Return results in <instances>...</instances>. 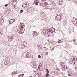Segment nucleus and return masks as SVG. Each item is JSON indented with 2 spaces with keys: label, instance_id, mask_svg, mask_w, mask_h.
<instances>
[{
  "label": "nucleus",
  "instance_id": "nucleus-44",
  "mask_svg": "<svg viewBox=\"0 0 77 77\" xmlns=\"http://www.w3.org/2000/svg\"><path fill=\"white\" fill-rule=\"evenodd\" d=\"M46 32H47V31H46Z\"/></svg>",
  "mask_w": 77,
  "mask_h": 77
},
{
  "label": "nucleus",
  "instance_id": "nucleus-14",
  "mask_svg": "<svg viewBox=\"0 0 77 77\" xmlns=\"http://www.w3.org/2000/svg\"><path fill=\"white\" fill-rule=\"evenodd\" d=\"M58 43H62V41L61 40H59V41H58Z\"/></svg>",
  "mask_w": 77,
  "mask_h": 77
},
{
  "label": "nucleus",
  "instance_id": "nucleus-9",
  "mask_svg": "<svg viewBox=\"0 0 77 77\" xmlns=\"http://www.w3.org/2000/svg\"><path fill=\"white\" fill-rule=\"evenodd\" d=\"M25 7H27L29 6V5L27 3H25Z\"/></svg>",
  "mask_w": 77,
  "mask_h": 77
},
{
  "label": "nucleus",
  "instance_id": "nucleus-34",
  "mask_svg": "<svg viewBox=\"0 0 77 77\" xmlns=\"http://www.w3.org/2000/svg\"><path fill=\"white\" fill-rule=\"evenodd\" d=\"M48 52H46V55H48Z\"/></svg>",
  "mask_w": 77,
  "mask_h": 77
},
{
  "label": "nucleus",
  "instance_id": "nucleus-22",
  "mask_svg": "<svg viewBox=\"0 0 77 77\" xmlns=\"http://www.w3.org/2000/svg\"><path fill=\"white\" fill-rule=\"evenodd\" d=\"M42 66V64L41 63H40L39 64V66L41 67V66Z\"/></svg>",
  "mask_w": 77,
  "mask_h": 77
},
{
  "label": "nucleus",
  "instance_id": "nucleus-8",
  "mask_svg": "<svg viewBox=\"0 0 77 77\" xmlns=\"http://www.w3.org/2000/svg\"><path fill=\"white\" fill-rule=\"evenodd\" d=\"M20 34H21V33H23V29H21H21L20 30V32H19Z\"/></svg>",
  "mask_w": 77,
  "mask_h": 77
},
{
  "label": "nucleus",
  "instance_id": "nucleus-17",
  "mask_svg": "<svg viewBox=\"0 0 77 77\" xmlns=\"http://www.w3.org/2000/svg\"><path fill=\"white\" fill-rule=\"evenodd\" d=\"M38 3H39V1H38L35 3L36 5H38Z\"/></svg>",
  "mask_w": 77,
  "mask_h": 77
},
{
  "label": "nucleus",
  "instance_id": "nucleus-4",
  "mask_svg": "<svg viewBox=\"0 0 77 77\" xmlns=\"http://www.w3.org/2000/svg\"><path fill=\"white\" fill-rule=\"evenodd\" d=\"M26 57H28V58H30V56H31V54H29L27 53L26 54Z\"/></svg>",
  "mask_w": 77,
  "mask_h": 77
},
{
  "label": "nucleus",
  "instance_id": "nucleus-7",
  "mask_svg": "<svg viewBox=\"0 0 77 77\" xmlns=\"http://www.w3.org/2000/svg\"><path fill=\"white\" fill-rule=\"evenodd\" d=\"M12 21H13L12 22H11ZM14 22H15V19H12L11 20H10V23H11V24H12V23H14Z\"/></svg>",
  "mask_w": 77,
  "mask_h": 77
},
{
  "label": "nucleus",
  "instance_id": "nucleus-33",
  "mask_svg": "<svg viewBox=\"0 0 77 77\" xmlns=\"http://www.w3.org/2000/svg\"><path fill=\"white\" fill-rule=\"evenodd\" d=\"M37 46L38 47V48H39V47H40V46L38 45H37Z\"/></svg>",
  "mask_w": 77,
  "mask_h": 77
},
{
  "label": "nucleus",
  "instance_id": "nucleus-25",
  "mask_svg": "<svg viewBox=\"0 0 77 77\" xmlns=\"http://www.w3.org/2000/svg\"><path fill=\"white\" fill-rule=\"evenodd\" d=\"M8 4H7L5 5V6L6 7V6H8Z\"/></svg>",
  "mask_w": 77,
  "mask_h": 77
},
{
  "label": "nucleus",
  "instance_id": "nucleus-26",
  "mask_svg": "<svg viewBox=\"0 0 77 77\" xmlns=\"http://www.w3.org/2000/svg\"><path fill=\"white\" fill-rule=\"evenodd\" d=\"M40 67H39V66H38V69H40Z\"/></svg>",
  "mask_w": 77,
  "mask_h": 77
},
{
  "label": "nucleus",
  "instance_id": "nucleus-45",
  "mask_svg": "<svg viewBox=\"0 0 77 77\" xmlns=\"http://www.w3.org/2000/svg\"><path fill=\"white\" fill-rule=\"evenodd\" d=\"M59 14V13H58V14Z\"/></svg>",
  "mask_w": 77,
  "mask_h": 77
},
{
  "label": "nucleus",
  "instance_id": "nucleus-16",
  "mask_svg": "<svg viewBox=\"0 0 77 77\" xmlns=\"http://www.w3.org/2000/svg\"><path fill=\"white\" fill-rule=\"evenodd\" d=\"M46 76L47 77H48L49 76V74H48V73H47Z\"/></svg>",
  "mask_w": 77,
  "mask_h": 77
},
{
  "label": "nucleus",
  "instance_id": "nucleus-40",
  "mask_svg": "<svg viewBox=\"0 0 77 77\" xmlns=\"http://www.w3.org/2000/svg\"><path fill=\"white\" fill-rule=\"evenodd\" d=\"M75 20H77V19H75Z\"/></svg>",
  "mask_w": 77,
  "mask_h": 77
},
{
  "label": "nucleus",
  "instance_id": "nucleus-41",
  "mask_svg": "<svg viewBox=\"0 0 77 77\" xmlns=\"http://www.w3.org/2000/svg\"><path fill=\"white\" fill-rule=\"evenodd\" d=\"M30 12H32V11H30Z\"/></svg>",
  "mask_w": 77,
  "mask_h": 77
},
{
  "label": "nucleus",
  "instance_id": "nucleus-39",
  "mask_svg": "<svg viewBox=\"0 0 77 77\" xmlns=\"http://www.w3.org/2000/svg\"><path fill=\"white\" fill-rule=\"evenodd\" d=\"M29 77H32V76H30Z\"/></svg>",
  "mask_w": 77,
  "mask_h": 77
},
{
  "label": "nucleus",
  "instance_id": "nucleus-24",
  "mask_svg": "<svg viewBox=\"0 0 77 77\" xmlns=\"http://www.w3.org/2000/svg\"><path fill=\"white\" fill-rule=\"evenodd\" d=\"M24 74H23L22 75H21V76L22 77H23V76H24Z\"/></svg>",
  "mask_w": 77,
  "mask_h": 77
},
{
  "label": "nucleus",
  "instance_id": "nucleus-12",
  "mask_svg": "<svg viewBox=\"0 0 77 77\" xmlns=\"http://www.w3.org/2000/svg\"><path fill=\"white\" fill-rule=\"evenodd\" d=\"M61 2V1H59V2H57L58 5H61V3H60Z\"/></svg>",
  "mask_w": 77,
  "mask_h": 77
},
{
  "label": "nucleus",
  "instance_id": "nucleus-21",
  "mask_svg": "<svg viewBox=\"0 0 77 77\" xmlns=\"http://www.w3.org/2000/svg\"><path fill=\"white\" fill-rule=\"evenodd\" d=\"M38 58H39V59H40V58H41V55H38Z\"/></svg>",
  "mask_w": 77,
  "mask_h": 77
},
{
  "label": "nucleus",
  "instance_id": "nucleus-18",
  "mask_svg": "<svg viewBox=\"0 0 77 77\" xmlns=\"http://www.w3.org/2000/svg\"><path fill=\"white\" fill-rule=\"evenodd\" d=\"M46 71L48 72V73H49V71H48V69H46Z\"/></svg>",
  "mask_w": 77,
  "mask_h": 77
},
{
  "label": "nucleus",
  "instance_id": "nucleus-13",
  "mask_svg": "<svg viewBox=\"0 0 77 77\" xmlns=\"http://www.w3.org/2000/svg\"><path fill=\"white\" fill-rule=\"evenodd\" d=\"M15 74V72H14L12 73V75H14V74Z\"/></svg>",
  "mask_w": 77,
  "mask_h": 77
},
{
  "label": "nucleus",
  "instance_id": "nucleus-36",
  "mask_svg": "<svg viewBox=\"0 0 77 77\" xmlns=\"http://www.w3.org/2000/svg\"><path fill=\"white\" fill-rule=\"evenodd\" d=\"M12 1L14 2V0H12Z\"/></svg>",
  "mask_w": 77,
  "mask_h": 77
},
{
  "label": "nucleus",
  "instance_id": "nucleus-6",
  "mask_svg": "<svg viewBox=\"0 0 77 77\" xmlns=\"http://www.w3.org/2000/svg\"><path fill=\"white\" fill-rule=\"evenodd\" d=\"M21 27H20V26H18V28L17 29V32H18L19 33H20V30H21Z\"/></svg>",
  "mask_w": 77,
  "mask_h": 77
},
{
  "label": "nucleus",
  "instance_id": "nucleus-42",
  "mask_svg": "<svg viewBox=\"0 0 77 77\" xmlns=\"http://www.w3.org/2000/svg\"><path fill=\"white\" fill-rule=\"evenodd\" d=\"M76 23H77V22H76Z\"/></svg>",
  "mask_w": 77,
  "mask_h": 77
},
{
  "label": "nucleus",
  "instance_id": "nucleus-28",
  "mask_svg": "<svg viewBox=\"0 0 77 77\" xmlns=\"http://www.w3.org/2000/svg\"><path fill=\"white\" fill-rule=\"evenodd\" d=\"M76 40H75V39H73V41H74V42H75Z\"/></svg>",
  "mask_w": 77,
  "mask_h": 77
},
{
  "label": "nucleus",
  "instance_id": "nucleus-11",
  "mask_svg": "<svg viewBox=\"0 0 77 77\" xmlns=\"http://www.w3.org/2000/svg\"><path fill=\"white\" fill-rule=\"evenodd\" d=\"M23 44L25 45V46H27V42H23Z\"/></svg>",
  "mask_w": 77,
  "mask_h": 77
},
{
  "label": "nucleus",
  "instance_id": "nucleus-37",
  "mask_svg": "<svg viewBox=\"0 0 77 77\" xmlns=\"http://www.w3.org/2000/svg\"><path fill=\"white\" fill-rule=\"evenodd\" d=\"M12 21H11V22H10V23H12V22H12Z\"/></svg>",
  "mask_w": 77,
  "mask_h": 77
},
{
  "label": "nucleus",
  "instance_id": "nucleus-38",
  "mask_svg": "<svg viewBox=\"0 0 77 77\" xmlns=\"http://www.w3.org/2000/svg\"><path fill=\"white\" fill-rule=\"evenodd\" d=\"M20 24H23V23H20Z\"/></svg>",
  "mask_w": 77,
  "mask_h": 77
},
{
  "label": "nucleus",
  "instance_id": "nucleus-27",
  "mask_svg": "<svg viewBox=\"0 0 77 77\" xmlns=\"http://www.w3.org/2000/svg\"><path fill=\"white\" fill-rule=\"evenodd\" d=\"M18 77H22L21 75H19Z\"/></svg>",
  "mask_w": 77,
  "mask_h": 77
},
{
  "label": "nucleus",
  "instance_id": "nucleus-10",
  "mask_svg": "<svg viewBox=\"0 0 77 77\" xmlns=\"http://www.w3.org/2000/svg\"><path fill=\"white\" fill-rule=\"evenodd\" d=\"M21 45V47H23V48H24V47H25V45H24V43H22Z\"/></svg>",
  "mask_w": 77,
  "mask_h": 77
},
{
  "label": "nucleus",
  "instance_id": "nucleus-5",
  "mask_svg": "<svg viewBox=\"0 0 77 77\" xmlns=\"http://www.w3.org/2000/svg\"><path fill=\"white\" fill-rule=\"evenodd\" d=\"M72 72L71 71H69L68 72V75L69 76H72Z\"/></svg>",
  "mask_w": 77,
  "mask_h": 77
},
{
  "label": "nucleus",
  "instance_id": "nucleus-1",
  "mask_svg": "<svg viewBox=\"0 0 77 77\" xmlns=\"http://www.w3.org/2000/svg\"><path fill=\"white\" fill-rule=\"evenodd\" d=\"M12 38H14V36L12 35L9 36L8 37V41H12Z\"/></svg>",
  "mask_w": 77,
  "mask_h": 77
},
{
  "label": "nucleus",
  "instance_id": "nucleus-15",
  "mask_svg": "<svg viewBox=\"0 0 77 77\" xmlns=\"http://www.w3.org/2000/svg\"><path fill=\"white\" fill-rule=\"evenodd\" d=\"M64 68V69H68V67L66 66V67L65 66H64V67H63Z\"/></svg>",
  "mask_w": 77,
  "mask_h": 77
},
{
  "label": "nucleus",
  "instance_id": "nucleus-19",
  "mask_svg": "<svg viewBox=\"0 0 77 77\" xmlns=\"http://www.w3.org/2000/svg\"><path fill=\"white\" fill-rule=\"evenodd\" d=\"M38 2V1L35 0L34 1V3H37V2Z\"/></svg>",
  "mask_w": 77,
  "mask_h": 77
},
{
  "label": "nucleus",
  "instance_id": "nucleus-32",
  "mask_svg": "<svg viewBox=\"0 0 77 77\" xmlns=\"http://www.w3.org/2000/svg\"><path fill=\"white\" fill-rule=\"evenodd\" d=\"M42 2H45V0H42Z\"/></svg>",
  "mask_w": 77,
  "mask_h": 77
},
{
  "label": "nucleus",
  "instance_id": "nucleus-20",
  "mask_svg": "<svg viewBox=\"0 0 77 77\" xmlns=\"http://www.w3.org/2000/svg\"><path fill=\"white\" fill-rule=\"evenodd\" d=\"M20 13H22V12H23V10H21L20 11Z\"/></svg>",
  "mask_w": 77,
  "mask_h": 77
},
{
  "label": "nucleus",
  "instance_id": "nucleus-3",
  "mask_svg": "<svg viewBox=\"0 0 77 77\" xmlns=\"http://www.w3.org/2000/svg\"><path fill=\"white\" fill-rule=\"evenodd\" d=\"M32 34L34 36H37V32L36 31H33L32 32Z\"/></svg>",
  "mask_w": 77,
  "mask_h": 77
},
{
  "label": "nucleus",
  "instance_id": "nucleus-30",
  "mask_svg": "<svg viewBox=\"0 0 77 77\" xmlns=\"http://www.w3.org/2000/svg\"><path fill=\"white\" fill-rule=\"evenodd\" d=\"M14 6V8H15L16 6H15V5H14V6Z\"/></svg>",
  "mask_w": 77,
  "mask_h": 77
},
{
  "label": "nucleus",
  "instance_id": "nucleus-31",
  "mask_svg": "<svg viewBox=\"0 0 77 77\" xmlns=\"http://www.w3.org/2000/svg\"><path fill=\"white\" fill-rule=\"evenodd\" d=\"M45 3H46V5H48V3H47V2H45Z\"/></svg>",
  "mask_w": 77,
  "mask_h": 77
},
{
  "label": "nucleus",
  "instance_id": "nucleus-2",
  "mask_svg": "<svg viewBox=\"0 0 77 77\" xmlns=\"http://www.w3.org/2000/svg\"><path fill=\"white\" fill-rule=\"evenodd\" d=\"M57 21H59V20H60V19L61 18V16H60V15H59L57 14V16L56 17Z\"/></svg>",
  "mask_w": 77,
  "mask_h": 77
},
{
  "label": "nucleus",
  "instance_id": "nucleus-23",
  "mask_svg": "<svg viewBox=\"0 0 77 77\" xmlns=\"http://www.w3.org/2000/svg\"><path fill=\"white\" fill-rule=\"evenodd\" d=\"M47 33L48 34H49V35H50V33L49 32H47Z\"/></svg>",
  "mask_w": 77,
  "mask_h": 77
},
{
  "label": "nucleus",
  "instance_id": "nucleus-35",
  "mask_svg": "<svg viewBox=\"0 0 77 77\" xmlns=\"http://www.w3.org/2000/svg\"><path fill=\"white\" fill-rule=\"evenodd\" d=\"M14 2H17V1L16 0H14Z\"/></svg>",
  "mask_w": 77,
  "mask_h": 77
},
{
  "label": "nucleus",
  "instance_id": "nucleus-29",
  "mask_svg": "<svg viewBox=\"0 0 77 77\" xmlns=\"http://www.w3.org/2000/svg\"><path fill=\"white\" fill-rule=\"evenodd\" d=\"M75 26H77V23H75Z\"/></svg>",
  "mask_w": 77,
  "mask_h": 77
},
{
  "label": "nucleus",
  "instance_id": "nucleus-43",
  "mask_svg": "<svg viewBox=\"0 0 77 77\" xmlns=\"http://www.w3.org/2000/svg\"><path fill=\"white\" fill-rule=\"evenodd\" d=\"M50 30V29H49V30Z\"/></svg>",
  "mask_w": 77,
  "mask_h": 77
}]
</instances>
